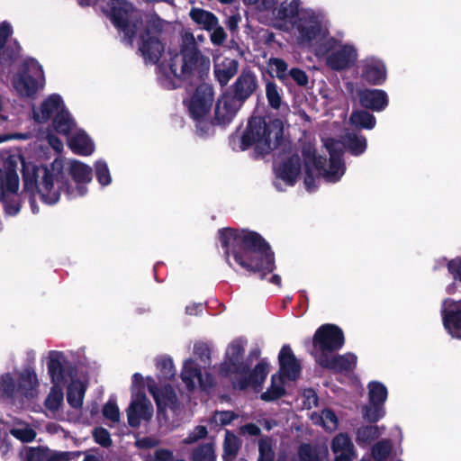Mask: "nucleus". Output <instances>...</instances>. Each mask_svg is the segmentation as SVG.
<instances>
[{
  "label": "nucleus",
  "mask_w": 461,
  "mask_h": 461,
  "mask_svg": "<svg viewBox=\"0 0 461 461\" xmlns=\"http://www.w3.org/2000/svg\"><path fill=\"white\" fill-rule=\"evenodd\" d=\"M67 170L75 187L67 176L61 158H55L49 166L41 167L23 161V188L31 193L38 191L42 202L50 205L59 201L62 192L68 200L84 196L87 193L86 185L92 180V167L79 160L71 159Z\"/></svg>",
  "instance_id": "1"
},
{
  "label": "nucleus",
  "mask_w": 461,
  "mask_h": 461,
  "mask_svg": "<svg viewBox=\"0 0 461 461\" xmlns=\"http://www.w3.org/2000/svg\"><path fill=\"white\" fill-rule=\"evenodd\" d=\"M218 233L230 266L231 254L239 266L249 272L260 273L261 279L275 270L274 253L258 233L230 228L221 229Z\"/></svg>",
  "instance_id": "2"
},
{
  "label": "nucleus",
  "mask_w": 461,
  "mask_h": 461,
  "mask_svg": "<svg viewBox=\"0 0 461 461\" xmlns=\"http://www.w3.org/2000/svg\"><path fill=\"white\" fill-rule=\"evenodd\" d=\"M229 145L234 151H244L254 146L260 156L290 147L284 139V122L280 117H249L246 129L240 134L237 130L230 135Z\"/></svg>",
  "instance_id": "3"
},
{
  "label": "nucleus",
  "mask_w": 461,
  "mask_h": 461,
  "mask_svg": "<svg viewBox=\"0 0 461 461\" xmlns=\"http://www.w3.org/2000/svg\"><path fill=\"white\" fill-rule=\"evenodd\" d=\"M182 44L180 52L174 53L168 50L167 66L175 77L186 79L190 77H203L208 73L211 67L210 59L203 55L197 49V44L205 41L203 34L194 36L190 31L182 32Z\"/></svg>",
  "instance_id": "4"
},
{
  "label": "nucleus",
  "mask_w": 461,
  "mask_h": 461,
  "mask_svg": "<svg viewBox=\"0 0 461 461\" xmlns=\"http://www.w3.org/2000/svg\"><path fill=\"white\" fill-rule=\"evenodd\" d=\"M269 12L273 14V25L285 32L293 29L301 44L308 43L317 36L315 12L301 7L300 0H284Z\"/></svg>",
  "instance_id": "5"
},
{
  "label": "nucleus",
  "mask_w": 461,
  "mask_h": 461,
  "mask_svg": "<svg viewBox=\"0 0 461 461\" xmlns=\"http://www.w3.org/2000/svg\"><path fill=\"white\" fill-rule=\"evenodd\" d=\"M40 381L35 369L27 366L14 373L5 374L0 382L1 391L9 398L23 401L32 400L39 394Z\"/></svg>",
  "instance_id": "6"
},
{
  "label": "nucleus",
  "mask_w": 461,
  "mask_h": 461,
  "mask_svg": "<svg viewBox=\"0 0 461 461\" xmlns=\"http://www.w3.org/2000/svg\"><path fill=\"white\" fill-rule=\"evenodd\" d=\"M95 0H79L81 5H91ZM104 12L115 27L131 39L140 19V11L127 0H103Z\"/></svg>",
  "instance_id": "7"
},
{
  "label": "nucleus",
  "mask_w": 461,
  "mask_h": 461,
  "mask_svg": "<svg viewBox=\"0 0 461 461\" xmlns=\"http://www.w3.org/2000/svg\"><path fill=\"white\" fill-rule=\"evenodd\" d=\"M3 166L5 171L0 172V202L4 204L5 213L14 216L21 210V201L17 194L19 188L17 163L13 157H9Z\"/></svg>",
  "instance_id": "8"
},
{
  "label": "nucleus",
  "mask_w": 461,
  "mask_h": 461,
  "mask_svg": "<svg viewBox=\"0 0 461 461\" xmlns=\"http://www.w3.org/2000/svg\"><path fill=\"white\" fill-rule=\"evenodd\" d=\"M12 84L21 96H34L45 85L42 67L33 59L26 60L23 70L13 77Z\"/></svg>",
  "instance_id": "9"
},
{
  "label": "nucleus",
  "mask_w": 461,
  "mask_h": 461,
  "mask_svg": "<svg viewBox=\"0 0 461 461\" xmlns=\"http://www.w3.org/2000/svg\"><path fill=\"white\" fill-rule=\"evenodd\" d=\"M142 15L140 13V19L137 27L134 28V33L131 37L124 35V40L127 43L131 44L133 38L140 33V40L138 41L139 50L141 53L146 63L158 64L164 52V46L158 39V33L154 28L146 26L142 28ZM123 34H125L123 32Z\"/></svg>",
  "instance_id": "10"
},
{
  "label": "nucleus",
  "mask_w": 461,
  "mask_h": 461,
  "mask_svg": "<svg viewBox=\"0 0 461 461\" xmlns=\"http://www.w3.org/2000/svg\"><path fill=\"white\" fill-rule=\"evenodd\" d=\"M247 340L238 338L232 340L226 348L224 360L219 366V375L223 377H231L248 374L249 363L243 360Z\"/></svg>",
  "instance_id": "11"
},
{
  "label": "nucleus",
  "mask_w": 461,
  "mask_h": 461,
  "mask_svg": "<svg viewBox=\"0 0 461 461\" xmlns=\"http://www.w3.org/2000/svg\"><path fill=\"white\" fill-rule=\"evenodd\" d=\"M324 148L329 153V159L319 167V174L327 182L334 183L339 181L346 171L345 163L341 158L345 144L339 140H327L324 141Z\"/></svg>",
  "instance_id": "12"
},
{
  "label": "nucleus",
  "mask_w": 461,
  "mask_h": 461,
  "mask_svg": "<svg viewBox=\"0 0 461 461\" xmlns=\"http://www.w3.org/2000/svg\"><path fill=\"white\" fill-rule=\"evenodd\" d=\"M180 376L189 391H193L196 386L207 390L214 385V377L211 374L203 375L199 365L192 358L184 361Z\"/></svg>",
  "instance_id": "13"
},
{
  "label": "nucleus",
  "mask_w": 461,
  "mask_h": 461,
  "mask_svg": "<svg viewBox=\"0 0 461 461\" xmlns=\"http://www.w3.org/2000/svg\"><path fill=\"white\" fill-rule=\"evenodd\" d=\"M325 62L328 68L333 71L340 72L353 68L358 59L357 48L352 44H342L336 50L330 51Z\"/></svg>",
  "instance_id": "14"
},
{
  "label": "nucleus",
  "mask_w": 461,
  "mask_h": 461,
  "mask_svg": "<svg viewBox=\"0 0 461 461\" xmlns=\"http://www.w3.org/2000/svg\"><path fill=\"white\" fill-rule=\"evenodd\" d=\"M126 413L128 424L132 428H138L141 422L149 421L153 415V406L144 393H132Z\"/></svg>",
  "instance_id": "15"
},
{
  "label": "nucleus",
  "mask_w": 461,
  "mask_h": 461,
  "mask_svg": "<svg viewBox=\"0 0 461 461\" xmlns=\"http://www.w3.org/2000/svg\"><path fill=\"white\" fill-rule=\"evenodd\" d=\"M147 388L153 396L159 416L167 408L176 411L179 407V402L174 388L171 385H164L158 388L152 377L146 379Z\"/></svg>",
  "instance_id": "16"
},
{
  "label": "nucleus",
  "mask_w": 461,
  "mask_h": 461,
  "mask_svg": "<svg viewBox=\"0 0 461 461\" xmlns=\"http://www.w3.org/2000/svg\"><path fill=\"white\" fill-rule=\"evenodd\" d=\"M214 92L212 86L208 84L199 85L192 97L185 101L191 115H206L213 103Z\"/></svg>",
  "instance_id": "17"
},
{
  "label": "nucleus",
  "mask_w": 461,
  "mask_h": 461,
  "mask_svg": "<svg viewBox=\"0 0 461 461\" xmlns=\"http://www.w3.org/2000/svg\"><path fill=\"white\" fill-rule=\"evenodd\" d=\"M301 168L300 158L298 155H292L287 160H284L278 165H275V171L276 179L274 181V185L277 191H285L280 180L285 183L286 186H294L296 183L297 176Z\"/></svg>",
  "instance_id": "18"
},
{
  "label": "nucleus",
  "mask_w": 461,
  "mask_h": 461,
  "mask_svg": "<svg viewBox=\"0 0 461 461\" xmlns=\"http://www.w3.org/2000/svg\"><path fill=\"white\" fill-rule=\"evenodd\" d=\"M344 344V335L338 326L325 324L319 328V350L321 356H329L334 350L339 349Z\"/></svg>",
  "instance_id": "19"
},
{
  "label": "nucleus",
  "mask_w": 461,
  "mask_h": 461,
  "mask_svg": "<svg viewBox=\"0 0 461 461\" xmlns=\"http://www.w3.org/2000/svg\"><path fill=\"white\" fill-rule=\"evenodd\" d=\"M443 324L452 337L461 339V301L445 300L442 304Z\"/></svg>",
  "instance_id": "20"
},
{
  "label": "nucleus",
  "mask_w": 461,
  "mask_h": 461,
  "mask_svg": "<svg viewBox=\"0 0 461 461\" xmlns=\"http://www.w3.org/2000/svg\"><path fill=\"white\" fill-rule=\"evenodd\" d=\"M387 77L385 64L375 58H366L363 60L361 78L372 86L383 85Z\"/></svg>",
  "instance_id": "21"
},
{
  "label": "nucleus",
  "mask_w": 461,
  "mask_h": 461,
  "mask_svg": "<svg viewBox=\"0 0 461 461\" xmlns=\"http://www.w3.org/2000/svg\"><path fill=\"white\" fill-rule=\"evenodd\" d=\"M279 374L291 381L296 380L301 373L300 364L289 345H284L278 355Z\"/></svg>",
  "instance_id": "22"
},
{
  "label": "nucleus",
  "mask_w": 461,
  "mask_h": 461,
  "mask_svg": "<svg viewBox=\"0 0 461 461\" xmlns=\"http://www.w3.org/2000/svg\"><path fill=\"white\" fill-rule=\"evenodd\" d=\"M194 133L200 138L211 136L215 127L225 128L231 122L232 117H190Z\"/></svg>",
  "instance_id": "23"
},
{
  "label": "nucleus",
  "mask_w": 461,
  "mask_h": 461,
  "mask_svg": "<svg viewBox=\"0 0 461 461\" xmlns=\"http://www.w3.org/2000/svg\"><path fill=\"white\" fill-rule=\"evenodd\" d=\"M250 365L249 364V366ZM268 374V364L266 361H260L253 370L249 368L248 374L239 375L232 380L234 388L243 390L251 384H260L263 383Z\"/></svg>",
  "instance_id": "24"
},
{
  "label": "nucleus",
  "mask_w": 461,
  "mask_h": 461,
  "mask_svg": "<svg viewBox=\"0 0 461 461\" xmlns=\"http://www.w3.org/2000/svg\"><path fill=\"white\" fill-rule=\"evenodd\" d=\"M359 102L364 108L382 112L388 105V95L382 89H365L359 92Z\"/></svg>",
  "instance_id": "25"
},
{
  "label": "nucleus",
  "mask_w": 461,
  "mask_h": 461,
  "mask_svg": "<svg viewBox=\"0 0 461 461\" xmlns=\"http://www.w3.org/2000/svg\"><path fill=\"white\" fill-rule=\"evenodd\" d=\"M303 156L304 160V186L308 192H314L315 179L317 176V155L314 145L303 147Z\"/></svg>",
  "instance_id": "26"
},
{
  "label": "nucleus",
  "mask_w": 461,
  "mask_h": 461,
  "mask_svg": "<svg viewBox=\"0 0 461 461\" xmlns=\"http://www.w3.org/2000/svg\"><path fill=\"white\" fill-rule=\"evenodd\" d=\"M258 87L257 76L249 69H243L232 85L235 95L246 101Z\"/></svg>",
  "instance_id": "27"
},
{
  "label": "nucleus",
  "mask_w": 461,
  "mask_h": 461,
  "mask_svg": "<svg viewBox=\"0 0 461 461\" xmlns=\"http://www.w3.org/2000/svg\"><path fill=\"white\" fill-rule=\"evenodd\" d=\"M330 23L326 14L319 11V55L328 54L339 45V41L330 36Z\"/></svg>",
  "instance_id": "28"
},
{
  "label": "nucleus",
  "mask_w": 461,
  "mask_h": 461,
  "mask_svg": "<svg viewBox=\"0 0 461 461\" xmlns=\"http://www.w3.org/2000/svg\"><path fill=\"white\" fill-rule=\"evenodd\" d=\"M334 461H353L356 457L355 447L350 438L344 433L338 434L331 442Z\"/></svg>",
  "instance_id": "29"
},
{
  "label": "nucleus",
  "mask_w": 461,
  "mask_h": 461,
  "mask_svg": "<svg viewBox=\"0 0 461 461\" xmlns=\"http://www.w3.org/2000/svg\"><path fill=\"white\" fill-rule=\"evenodd\" d=\"M319 364L338 372L350 371L357 365V357L352 353L339 356H333L331 354H329V356H319Z\"/></svg>",
  "instance_id": "30"
},
{
  "label": "nucleus",
  "mask_w": 461,
  "mask_h": 461,
  "mask_svg": "<svg viewBox=\"0 0 461 461\" xmlns=\"http://www.w3.org/2000/svg\"><path fill=\"white\" fill-rule=\"evenodd\" d=\"M66 362L67 360L63 353L55 350L50 351L47 367L51 382L55 385H59L66 380Z\"/></svg>",
  "instance_id": "31"
},
{
  "label": "nucleus",
  "mask_w": 461,
  "mask_h": 461,
  "mask_svg": "<svg viewBox=\"0 0 461 461\" xmlns=\"http://www.w3.org/2000/svg\"><path fill=\"white\" fill-rule=\"evenodd\" d=\"M239 69L238 60L224 58L221 61L214 62L213 73L216 80L221 86L228 85L230 80L237 74Z\"/></svg>",
  "instance_id": "32"
},
{
  "label": "nucleus",
  "mask_w": 461,
  "mask_h": 461,
  "mask_svg": "<svg viewBox=\"0 0 461 461\" xmlns=\"http://www.w3.org/2000/svg\"><path fill=\"white\" fill-rule=\"evenodd\" d=\"M244 100L240 99L237 95L224 93L218 99L215 105L214 115H235L244 104Z\"/></svg>",
  "instance_id": "33"
},
{
  "label": "nucleus",
  "mask_w": 461,
  "mask_h": 461,
  "mask_svg": "<svg viewBox=\"0 0 461 461\" xmlns=\"http://www.w3.org/2000/svg\"><path fill=\"white\" fill-rule=\"evenodd\" d=\"M69 148L74 153L81 156H89L95 151V143L82 130L78 129L68 140Z\"/></svg>",
  "instance_id": "34"
},
{
  "label": "nucleus",
  "mask_w": 461,
  "mask_h": 461,
  "mask_svg": "<svg viewBox=\"0 0 461 461\" xmlns=\"http://www.w3.org/2000/svg\"><path fill=\"white\" fill-rule=\"evenodd\" d=\"M41 115H70L62 96L59 94L48 95L40 107Z\"/></svg>",
  "instance_id": "35"
},
{
  "label": "nucleus",
  "mask_w": 461,
  "mask_h": 461,
  "mask_svg": "<svg viewBox=\"0 0 461 461\" xmlns=\"http://www.w3.org/2000/svg\"><path fill=\"white\" fill-rule=\"evenodd\" d=\"M86 391V385L79 381L73 380L67 389V401L75 409H80Z\"/></svg>",
  "instance_id": "36"
},
{
  "label": "nucleus",
  "mask_w": 461,
  "mask_h": 461,
  "mask_svg": "<svg viewBox=\"0 0 461 461\" xmlns=\"http://www.w3.org/2000/svg\"><path fill=\"white\" fill-rule=\"evenodd\" d=\"M10 434L23 443L32 442L37 436L35 429L23 420L14 421L13 427L10 429Z\"/></svg>",
  "instance_id": "37"
},
{
  "label": "nucleus",
  "mask_w": 461,
  "mask_h": 461,
  "mask_svg": "<svg viewBox=\"0 0 461 461\" xmlns=\"http://www.w3.org/2000/svg\"><path fill=\"white\" fill-rule=\"evenodd\" d=\"M190 17L205 31H211L219 21L212 13L199 8H193L190 11Z\"/></svg>",
  "instance_id": "38"
},
{
  "label": "nucleus",
  "mask_w": 461,
  "mask_h": 461,
  "mask_svg": "<svg viewBox=\"0 0 461 461\" xmlns=\"http://www.w3.org/2000/svg\"><path fill=\"white\" fill-rule=\"evenodd\" d=\"M285 393L284 378L280 375H273L270 387L261 394V399L271 402L281 398Z\"/></svg>",
  "instance_id": "39"
},
{
  "label": "nucleus",
  "mask_w": 461,
  "mask_h": 461,
  "mask_svg": "<svg viewBox=\"0 0 461 461\" xmlns=\"http://www.w3.org/2000/svg\"><path fill=\"white\" fill-rule=\"evenodd\" d=\"M239 449L240 440L238 437L227 431L223 443V461H235Z\"/></svg>",
  "instance_id": "40"
},
{
  "label": "nucleus",
  "mask_w": 461,
  "mask_h": 461,
  "mask_svg": "<svg viewBox=\"0 0 461 461\" xmlns=\"http://www.w3.org/2000/svg\"><path fill=\"white\" fill-rule=\"evenodd\" d=\"M46 455H48L47 447H23L19 457L21 461H45Z\"/></svg>",
  "instance_id": "41"
},
{
  "label": "nucleus",
  "mask_w": 461,
  "mask_h": 461,
  "mask_svg": "<svg viewBox=\"0 0 461 461\" xmlns=\"http://www.w3.org/2000/svg\"><path fill=\"white\" fill-rule=\"evenodd\" d=\"M52 125L58 133L65 135L68 140L78 130L73 117H54Z\"/></svg>",
  "instance_id": "42"
},
{
  "label": "nucleus",
  "mask_w": 461,
  "mask_h": 461,
  "mask_svg": "<svg viewBox=\"0 0 461 461\" xmlns=\"http://www.w3.org/2000/svg\"><path fill=\"white\" fill-rule=\"evenodd\" d=\"M190 461H216L215 449L212 443H204L195 447Z\"/></svg>",
  "instance_id": "43"
},
{
  "label": "nucleus",
  "mask_w": 461,
  "mask_h": 461,
  "mask_svg": "<svg viewBox=\"0 0 461 461\" xmlns=\"http://www.w3.org/2000/svg\"><path fill=\"white\" fill-rule=\"evenodd\" d=\"M369 400L371 404H380L385 402L387 398L386 387L378 382H371L368 384Z\"/></svg>",
  "instance_id": "44"
},
{
  "label": "nucleus",
  "mask_w": 461,
  "mask_h": 461,
  "mask_svg": "<svg viewBox=\"0 0 461 461\" xmlns=\"http://www.w3.org/2000/svg\"><path fill=\"white\" fill-rule=\"evenodd\" d=\"M102 412L104 417L109 421V426L115 425L120 421V411L115 397H110L103 407Z\"/></svg>",
  "instance_id": "45"
},
{
  "label": "nucleus",
  "mask_w": 461,
  "mask_h": 461,
  "mask_svg": "<svg viewBox=\"0 0 461 461\" xmlns=\"http://www.w3.org/2000/svg\"><path fill=\"white\" fill-rule=\"evenodd\" d=\"M272 438L267 437L261 438L258 442V461H274L275 452L273 448Z\"/></svg>",
  "instance_id": "46"
},
{
  "label": "nucleus",
  "mask_w": 461,
  "mask_h": 461,
  "mask_svg": "<svg viewBox=\"0 0 461 461\" xmlns=\"http://www.w3.org/2000/svg\"><path fill=\"white\" fill-rule=\"evenodd\" d=\"M346 144L350 152L354 155L362 154L366 149V140L363 137L349 133L345 137Z\"/></svg>",
  "instance_id": "47"
},
{
  "label": "nucleus",
  "mask_w": 461,
  "mask_h": 461,
  "mask_svg": "<svg viewBox=\"0 0 461 461\" xmlns=\"http://www.w3.org/2000/svg\"><path fill=\"white\" fill-rule=\"evenodd\" d=\"M381 435V429L376 425L362 427L357 431V440L362 443H369Z\"/></svg>",
  "instance_id": "48"
},
{
  "label": "nucleus",
  "mask_w": 461,
  "mask_h": 461,
  "mask_svg": "<svg viewBox=\"0 0 461 461\" xmlns=\"http://www.w3.org/2000/svg\"><path fill=\"white\" fill-rule=\"evenodd\" d=\"M95 176L99 184L103 186H106L111 184L112 176L107 163L99 159L95 163Z\"/></svg>",
  "instance_id": "49"
},
{
  "label": "nucleus",
  "mask_w": 461,
  "mask_h": 461,
  "mask_svg": "<svg viewBox=\"0 0 461 461\" xmlns=\"http://www.w3.org/2000/svg\"><path fill=\"white\" fill-rule=\"evenodd\" d=\"M267 65L271 70L275 71L276 76L278 79L284 81L287 78L289 71H287V63L279 58H270L267 61Z\"/></svg>",
  "instance_id": "50"
},
{
  "label": "nucleus",
  "mask_w": 461,
  "mask_h": 461,
  "mask_svg": "<svg viewBox=\"0 0 461 461\" xmlns=\"http://www.w3.org/2000/svg\"><path fill=\"white\" fill-rule=\"evenodd\" d=\"M266 95L269 105L274 109H279L282 104L280 91L274 82H267L266 85Z\"/></svg>",
  "instance_id": "51"
},
{
  "label": "nucleus",
  "mask_w": 461,
  "mask_h": 461,
  "mask_svg": "<svg viewBox=\"0 0 461 461\" xmlns=\"http://www.w3.org/2000/svg\"><path fill=\"white\" fill-rule=\"evenodd\" d=\"M157 368L161 376L165 379H171L176 375V369L173 360L169 357H163L157 360Z\"/></svg>",
  "instance_id": "52"
},
{
  "label": "nucleus",
  "mask_w": 461,
  "mask_h": 461,
  "mask_svg": "<svg viewBox=\"0 0 461 461\" xmlns=\"http://www.w3.org/2000/svg\"><path fill=\"white\" fill-rule=\"evenodd\" d=\"M80 455V451H57L48 447V455H46L45 461H70Z\"/></svg>",
  "instance_id": "53"
},
{
  "label": "nucleus",
  "mask_w": 461,
  "mask_h": 461,
  "mask_svg": "<svg viewBox=\"0 0 461 461\" xmlns=\"http://www.w3.org/2000/svg\"><path fill=\"white\" fill-rule=\"evenodd\" d=\"M63 398L64 395L62 390L56 388V386H54L53 388H51L49 395L45 400L46 408L50 411L59 410L63 402Z\"/></svg>",
  "instance_id": "54"
},
{
  "label": "nucleus",
  "mask_w": 461,
  "mask_h": 461,
  "mask_svg": "<svg viewBox=\"0 0 461 461\" xmlns=\"http://www.w3.org/2000/svg\"><path fill=\"white\" fill-rule=\"evenodd\" d=\"M293 461H317V448L310 444L301 445Z\"/></svg>",
  "instance_id": "55"
},
{
  "label": "nucleus",
  "mask_w": 461,
  "mask_h": 461,
  "mask_svg": "<svg viewBox=\"0 0 461 461\" xmlns=\"http://www.w3.org/2000/svg\"><path fill=\"white\" fill-rule=\"evenodd\" d=\"M244 5L254 11L263 14L268 13L276 5L277 0H242Z\"/></svg>",
  "instance_id": "56"
},
{
  "label": "nucleus",
  "mask_w": 461,
  "mask_h": 461,
  "mask_svg": "<svg viewBox=\"0 0 461 461\" xmlns=\"http://www.w3.org/2000/svg\"><path fill=\"white\" fill-rule=\"evenodd\" d=\"M322 427L329 432L335 431L338 428V418L336 414L330 410H323L319 416Z\"/></svg>",
  "instance_id": "57"
},
{
  "label": "nucleus",
  "mask_w": 461,
  "mask_h": 461,
  "mask_svg": "<svg viewBox=\"0 0 461 461\" xmlns=\"http://www.w3.org/2000/svg\"><path fill=\"white\" fill-rule=\"evenodd\" d=\"M384 416V410L378 406V404H371V406H366L363 409V418L371 421L375 422Z\"/></svg>",
  "instance_id": "58"
},
{
  "label": "nucleus",
  "mask_w": 461,
  "mask_h": 461,
  "mask_svg": "<svg viewBox=\"0 0 461 461\" xmlns=\"http://www.w3.org/2000/svg\"><path fill=\"white\" fill-rule=\"evenodd\" d=\"M391 452V444L389 441L383 440L373 447L372 455L377 461L384 460Z\"/></svg>",
  "instance_id": "59"
},
{
  "label": "nucleus",
  "mask_w": 461,
  "mask_h": 461,
  "mask_svg": "<svg viewBox=\"0 0 461 461\" xmlns=\"http://www.w3.org/2000/svg\"><path fill=\"white\" fill-rule=\"evenodd\" d=\"M210 40L212 45L221 46L227 40V33L223 27L220 25L219 21L216 23V26L211 29Z\"/></svg>",
  "instance_id": "60"
},
{
  "label": "nucleus",
  "mask_w": 461,
  "mask_h": 461,
  "mask_svg": "<svg viewBox=\"0 0 461 461\" xmlns=\"http://www.w3.org/2000/svg\"><path fill=\"white\" fill-rule=\"evenodd\" d=\"M208 434L207 428L205 426H196L188 436L183 439L184 444H193L197 442L199 439L204 438Z\"/></svg>",
  "instance_id": "61"
},
{
  "label": "nucleus",
  "mask_w": 461,
  "mask_h": 461,
  "mask_svg": "<svg viewBox=\"0 0 461 461\" xmlns=\"http://www.w3.org/2000/svg\"><path fill=\"white\" fill-rule=\"evenodd\" d=\"M93 437L95 442L102 447H109L112 443L110 433L104 428H95L93 430Z\"/></svg>",
  "instance_id": "62"
},
{
  "label": "nucleus",
  "mask_w": 461,
  "mask_h": 461,
  "mask_svg": "<svg viewBox=\"0 0 461 461\" xmlns=\"http://www.w3.org/2000/svg\"><path fill=\"white\" fill-rule=\"evenodd\" d=\"M349 123L356 128L372 129L375 121L374 117H349Z\"/></svg>",
  "instance_id": "63"
},
{
  "label": "nucleus",
  "mask_w": 461,
  "mask_h": 461,
  "mask_svg": "<svg viewBox=\"0 0 461 461\" xmlns=\"http://www.w3.org/2000/svg\"><path fill=\"white\" fill-rule=\"evenodd\" d=\"M236 414L230 411H216L213 415V420L216 423L221 425L230 424L235 418Z\"/></svg>",
  "instance_id": "64"
}]
</instances>
